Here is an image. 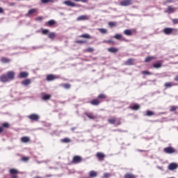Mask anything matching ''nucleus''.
<instances>
[{"mask_svg": "<svg viewBox=\"0 0 178 178\" xmlns=\"http://www.w3.org/2000/svg\"><path fill=\"white\" fill-rule=\"evenodd\" d=\"M108 122L110 124H115V126H120L122 124V122H120V119L118 120L115 118H111L108 120Z\"/></svg>", "mask_w": 178, "mask_h": 178, "instance_id": "1", "label": "nucleus"}, {"mask_svg": "<svg viewBox=\"0 0 178 178\" xmlns=\"http://www.w3.org/2000/svg\"><path fill=\"white\" fill-rule=\"evenodd\" d=\"M173 31H175V33L178 32L177 29H173V28H165L163 31V33L165 34L166 35H170L173 33Z\"/></svg>", "mask_w": 178, "mask_h": 178, "instance_id": "2", "label": "nucleus"}, {"mask_svg": "<svg viewBox=\"0 0 178 178\" xmlns=\"http://www.w3.org/2000/svg\"><path fill=\"white\" fill-rule=\"evenodd\" d=\"M9 173L11 176L10 178H19V176H17V175H19V170L16 168H11L9 170Z\"/></svg>", "mask_w": 178, "mask_h": 178, "instance_id": "3", "label": "nucleus"}, {"mask_svg": "<svg viewBox=\"0 0 178 178\" xmlns=\"http://www.w3.org/2000/svg\"><path fill=\"white\" fill-rule=\"evenodd\" d=\"M83 162V157L81 156H74L72 158V163L77 164V163H81Z\"/></svg>", "mask_w": 178, "mask_h": 178, "instance_id": "4", "label": "nucleus"}, {"mask_svg": "<svg viewBox=\"0 0 178 178\" xmlns=\"http://www.w3.org/2000/svg\"><path fill=\"white\" fill-rule=\"evenodd\" d=\"M120 5V6H131L133 5V0H122Z\"/></svg>", "mask_w": 178, "mask_h": 178, "instance_id": "5", "label": "nucleus"}, {"mask_svg": "<svg viewBox=\"0 0 178 178\" xmlns=\"http://www.w3.org/2000/svg\"><path fill=\"white\" fill-rule=\"evenodd\" d=\"M28 118L32 122H38L40 120V115L38 114H31L28 116Z\"/></svg>", "mask_w": 178, "mask_h": 178, "instance_id": "6", "label": "nucleus"}, {"mask_svg": "<svg viewBox=\"0 0 178 178\" xmlns=\"http://www.w3.org/2000/svg\"><path fill=\"white\" fill-rule=\"evenodd\" d=\"M163 151L165 152V154H175V152H176V149L172 147H165Z\"/></svg>", "mask_w": 178, "mask_h": 178, "instance_id": "7", "label": "nucleus"}, {"mask_svg": "<svg viewBox=\"0 0 178 178\" xmlns=\"http://www.w3.org/2000/svg\"><path fill=\"white\" fill-rule=\"evenodd\" d=\"M56 79H59V76H56L52 74H48L46 76L47 81H54V80H56Z\"/></svg>", "mask_w": 178, "mask_h": 178, "instance_id": "8", "label": "nucleus"}, {"mask_svg": "<svg viewBox=\"0 0 178 178\" xmlns=\"http://www.w3.org/2000/svg\"><path fill=\"white\" fill-rule=\"evenodd\" d=\"M114 38H115V40H118L119 41H124L125 42H127V40L123 37V35H122V34H115L114 36H113Z\"/></svg>", "mask_w": 178, "mask_h": 178, "instance_id": "9", "label": "nucleus"}, {"mask_svg": "<svg viewBox=\"0 0 178 178\" xmlns=\"http://www.w3.org/2000/svg\"><path fill=\"white\" fill-rule=\"evenodd\" d=\"M6 74L7 75L8 80H14L16 74L13 71H8Z\"/></svg>", "mask_w": 178, "mask_h": 178, "instance_id": "10", "label": "nucleus"}, {"mask_svg": "<svg viewBox=\"0 0 178 178\" xmlns=\"http://www.w3.org/2000/svg\"><path fill=\"white\" fill-rule=\"evenodd\" d=\"M86 116L92 120H95V119H98V117L95 115V114L92 113H85Z\"/></svg>", "mask_w": 178, "mask_h": 178, "instance_id": "11", "label": "nucleus"}, {"mask_svg": "<svg viewBox=\"0 0 178 178\" xmlns=\"http://www.w3.org/2000/svg\"><path fill=\"white\" fill-rule=\"evenodd\" d=\"M64 5H66L67 6H71V8H75L76 6H77V4H76V3H74L70 0H67L64 1Z\"/></svg>", "mask_w": 178, "mask_h": 178, "instance_id": "12", "label": "nucleus"}, {"mask_svg": "<svg viewBox=\"0 0 178 178\" xmlns=\"http://www.w3.org/2000/svg\"><path fill=\"white\" fill-rule=\"evenodd\" d=\"M90 104H91V105H93L95 106H98V105H99V104H101V100H99L98 98H95L92 99L90 102Z\"/></svg>", "mask_w": 178, "mask_h": 178, "instance_id": "13", "label": "nucleus"}, {"mask_svg": "<svg viewBox=\"0 0 178 178\" xmlns=\"http://www.w3.org/2000/svg\"><path fill=\"white\" fill-rule=\"evenodd\" d=\"M55 24H56V21L54 19H51L45 22L44 26H47V27H53V26H55Z\"/></svg>", "mask_w": 178, "mask_h": 178, "instance_id": "14", "label": "nucleus"}, {"mask_svg": "<svg viewBox=\"0 0 178 178\" xmlns=\"http://www.w3.org/2000/svg\"><path fill=\"white\" fill-rule=\"evenodd\" d=\"M78 22H83L84 20H90V17L88 15H80L76 18Z\"/></svg>", "mask_w": 178, "mask_h": 178, "instance_id": "15", "label": "nucleus"}, {"mask_svg": "<svg viewBox=\"0 0 178 178\" xmlns=\"http://www.w3.org/2000/svg\"><path fill=\"white\" fill-rule=\"evenodd\" d=\"M0 81H1V83H8V81H9L8 75H6V74H3L1 75L0 76Z\"/></svg>", "mask_w": 178, "mask_h": 178, "instance_id": "16", "label": "nucleus"}, {"mask_svg": "<svg viewBox=\"0 0 178 178\" xmlns=\"http://www.w3.org/2000/svg\"><path fill=\"white\" fill-rule=\"evenodd\" d=\"M106 156L105 155V154L102 153V152H97L96 154V158H97V159H99V161H104V159L106 157Z\"/></svg>", "mask_w": 178, "mask_h": 178, "instance_id": "17", "label": "nucleus"}, {"mask_svg": "<svg viewBox=\"0 0 178 178\" xmlns=\"http://www.w3.org/2000/svg\"><path fill=\"white\" fill-rule=\"evenodd\" d=\"M178 165L176 163H171L169 165H168V170H175L176 169H177Z\"/></svg>", "mask_w": 178, "mask_h": 178, "instance_id": "18", "label": "nucleus"}, {"mask_svg": "<svg viewBox=\"0 0 178 178\" xmlns=\"http://www.w3.org/2000/svg\"><path fill=\"white\" fill-rule=\"evenodd\" d=\"M125 66H131V65H134V59L129 58L125 63Z\"/></svg>", "mask_w": 178, "mask_h": 178, "instance_id": "19", "label": "nucleus"}, {"mask_svg": "<svg viewBox=\"0 0 178 178\" xmlns=\"http://www.w3.org/2000/svg\"><path fill=\"white\" fill-rule=\"evenodd\" d=\"M21 84H22V86H29V84H31V79H26L25 80H24L23 81L21 82Z\"/></svg>", "mask_w": 178, "mask_h": 178, "instance_id": "20", "label": "nucleus"}, {"mask_svg": "<svg viewBox=\"0 0 178 178\" xmlns=\"http://www.w3.org/2000/svg\"><path fill=\"white\" fill-rule=\"evenodd\" d=\"M153 67L154 69H161V67H162V62L158 61L157 63L153 64Z\"/></svg>", "mask_w": 178, "mask_h": 178, "instance_id": "21", "label": "nucleus"}, {"mask_svg": "<svg viewBox=\"0 0 178 178\" xmlns=\"http://www.w3.org/2000/svg\"><path fill=\"white\" fill-rule=\"evenodd\" d=\"M124 34L125 35H127L128 37H130L133 35V31H131V29H126L124 31Z\"/></svg>", "mask_w": 178, "mask_h": 178, "instance_id": "22", "label": "nucleus"}, {"mask_svg": "<svg viewBox=\"0 0 178 178\" xmlns=\"http://www.w3.org/2000/svg\"><path fill=\"white\" fill-rule=\"evenodd\" d=\"M19 77L20 79H26V77H29V74L27 72H21L19 73Z\"/></svg>", "mask_w": 178, "mask_h": 178, "instance_id": "23", "label": "nucleus"}, {"mask_svg": "<svg viewBox=\"0 0 178 178\" xmlns=\"http://www.w3.org/2000/svg\"><path fill=\"white\" fill-rule=\"evenodd\" d=\"M155 59H156V57L155 56H147L145 59V62L146 63H148L149 62H151V60H155Z\"/></svg>", "mask_w": 178, "mask_h": 178, "instance_id": "24", "label": "nucleus"}, {"mask_svg": "<svg viewBox=\"0 0 178 178\" xmlns=\"http://www.w3.org/2000/svg\"><path fill=\"white\" fill-rule=\"evenodd\" d=\"M79 38H86L88 40H90V39L92 38V37H91L90 35V34H88V33H83V34L79 35Z\"/></svg>", "mask_w": 178, "mask_h": 178, "instance_id": "25", "label": "nucleus"}, {"mask_svg": "<svg viewBox=\"0 0 178 178\" xmlns=\"http://www.w3.org/2000/svg\"><path fill=\"white\" fill-rule=\"evenodd\" d=\"M108 52H111V54H116V52H118L119 49L116 47H111L108 49Z\"/></svg>", "mask_w": 178, "mask_h": 178, "instance_id": "26", "label": "nucleus"}, {"mask_svg": "<svg viewBox=\"0 0 178 178\" xmlns=\"http://www.w3.org/2000/svg\"><path fill=\"white\" fill-rule=\"evenodd\" d=\"M129 108L131 109L132 111H138V109H140V105L134 104V106H129Z\"/></svg>", "mask_w": 178, "mask_h": 178, "instance_id": "27", "label": "nucleus"}, {"mask_svg": "<svg viewBox=\"0 0 178 178\" xmlns=\"http://www.w3.org/2000/svg\"><path fill=\"white\" fill-rule=\"evenodd\" d=\"M21 141L22 143H30V138L28 136H24L21 138Z\"/></svg>", "mask_w": 178, "mask_h": 178, "instance_id": "28", "label": "nucleus"}, {"mask_svg": "<svg viewBox=\"0 0 178 178\" xmlns=\"http://www.w3.org/2000/svg\"><path fill=\"white\" fill-rule=\"evenodd\" d=\"M124 178H137V177L132 173H127L124 175Z\"/></svg>", "mask_w": 178, "mask_h": 178, "instance_id": "29", "label": "nucleus"}, {"mask_svg": "<svg viewBox=\"0 0 178 178\" xmlns=\"http://www.w3.org/2000/svg\"><path fill=\"white\" fill-rule=\"evenodd\" d=\"M164 86L166 88H169L170 87H173V86H177V83L172 84V82H166L164 84Z\"/></svg>", "mask_w": 178, "mask_h": 178, "instance_id": "30", "label": "nucleus"}, {"mask_svg": "<svg viewBox=\"0 0 178 178\" xmlns=\"http://www.w3.org/2000/svg\"><path fill=\"white\" fill-rule=\"evenodd\" d=\"M1 62H2V63H9V62H10V60L6 57H2L1 58Z\"/></svg>", "mask_w": 178, "mask_h": 178, "instance_id": "31", "label": "nucleus"}, {"mask_svg": "<svg viewBox=\"0 0 178 178\" xmlns=\"http://www.w3.org/2000/svg\"><path fill=\"white\" fill-rule=\"evenodd\" d=\"M37 12V8H32L29 10L28 15L30 16V15H34Z\"/></svg>", "mask_w": 178, "mask_h": 178, "instance_id": "32", "label": "nucleus"}, {"mask_svg": "<svg viewBox=\"0 0 178 178\" xmlns=\"http://www.w3.org/2000/svg\"><path fill=\"white\" fill-rule=\"evenodd\" d=\"M42 99H43V101H48V100L51 99V95H44L42 97Z\"/></svg>", "mask_w": 178, "mask_h": 178, "instance_id": "33", "label": "nucleus"}, {"mask_svg": "<svg viewBox=\"0 0 178 178\" xmlns=\"http://www.w3.org/2000/svg\"><path fill=\"white\" fill-rule=\"evenodd\" d=\"M167 12L168 13L170 14V13H173L175 12V8L172 7V6H168V9H167Z\"/></svg>", "mask_w": 178, "mask_h": 178, "instance_id": "34", "label": "nucleus"}, {"mask_svg": "<svg viewBox=\"0 0 178 178\" xmlns=\"http://www.w3.org/2000/svg\"><path fill=\"white\" fill-rule=\"evenodd\" d=\"M97 99H106V95H105V94H99L97 96Z\"/></svg>", "mask_w": 178, "mask_h": 178, "instance_id": "35", "label": "nucleus"}, {"mask_svg": "<svg viewBox=\"0 0 178 178\" xmlns=\"http://www.w3.org/2000/svg\"><path fill=\"white\" fill-rule=\"evenodd\" d=\"M97 172H95V171H94V170L90 171V172H89V176H90V177H97Z\"/></svg>", "mask_w": 178, "mask_h": 178, "instance_id": "36", "label": "nucleus"}, {"mask_svg": "<svg viewBox=\"0 0 178 178\" xmlns=\"http://www.w3.org/2000/svg\"><path fill=\"white\" fill-rule=\"evenodd\" d=\"M62 87H63V88H65V90H69L70 87H72V86L70 85V83H64L62 85Z\"/></svg>", "mask_w": 178, "mask_h": 178, "instance_id": "37", "label": "nucleus"}, {"mask_svg": "<svg viewBox=\"0 0 178 178\" xmlns=\"http://www.w3.org/2000/svg\"><path fill=\"white\" fill-rule=\"evenodd\" d=\"M61 142L65 143V144H67V143H72V140H70L68 138H65L61 140Z\"/></svg>", "mask_w": 178, "mask_h": 178, "instance_id": "38", "label": "nucleus"}, {"mask_svg": "<svg viewBox=\"0 0 178 178\" xmlns=\"http://www.w3.org/2000/svg\"><path fill=\"white\" fill-rule=\"evenodd\" d=\"M1 127H3V128L4 129H9V127H10V124H9V123H8V122H4V123L2 124Z\"/></svg>", "mask_w": 178, "mask_h": 178, "instance_id": "39", "label": "nucleus"}, {"mask_svg": "<svg viewBox=\"0 0 178 178\" xmlns=\"http://www.w3.org/2000/svg\"><path fill=\"white\" fill-rule=\"evenodd\" d=\"M155 115V113L151 111H146V116H154Z\"/></svg>", "mask_w": 178, "mask_h": 178, "instance_id": "40", "label": "nucleus"}, {"mask_svg": "<svg viewBox=\"0 0 178 178\" xmlns=\"http://www.w3.org/2000/svg\"><path fill=\"white\" fill-rule=\"evenodd\" d=\"M29 160H30V157H27V156H22L21 159V161H22V162H29Z\"/></svg>", "mask_w": 178, "mask_h": 178, "instance_id": "41", "label": "nucleus"}, {"mask_svg": "<svg viewBox=\"0 0 178 178\" xmlns=\"http://www.w3.org/2000/svg\"><path fill=\"white\" fill-rule=\"evenodd\" d=\"M48 37H49L51 40H54V38H55V33H54V32L49 33L48 34Z\"/></svg>", "mask_w": 178, "mask_h": 178, "instance_id": "42", "label": "nucleus"}, {"mask_svg": "<svg viewBox=\"0 0 178 178\" xmlns=\"http://www.w3.org/2000/svg\"><path fill=\"white\" fill-rule=\"evenodd\" d=\"M102 34H106L108 33V30L106 29H98Z\"/></svg>", "mask_w": 178, "mask_h": 178, "instance_id": "43", "label": "nucleus"}, {"mask_svg": "<svg viewBox=\"0 0 178 178\" xmlns=\"http://www.w3.org/2000/svg\"><path fill=\"white\" fill-rule=\"evenodd\" d=\"M177 106H172L170 108V112H175V111H177Z\"/></svg>", "mask_w": 178, "mask_h": 178, "instance_id": "44", "label": "nucleus"}, {"mask_svg": "<svg viewBox=\"0 0 178 178\" xmlns=\"http://www.w3.org/2000/svg\"><path fill=\"white\" fill-rule=\"evenodd\" d=\"M49 33V30H48V29H42V33L44 35H47Z\"/></svg>", "mask_w": 178, "mask_h": 178, "instance_id": "45", "label": "nucleus"}, {"mask_svg": "<svg viewBox=\"0 0 178 178\" xmlns=\"http://www.w3.org/2000/svg\"><path fill=\"white\" fill-rule=\"evenodd\" d=\"M141 73L142 74H146L147 76H151V74H152V73L149 71H142Z\"/></svg>", "mask_w": 178, "mask_h": 178, "instance_id": "46", "label": "nucleus"}, {"mask_svg": "<svg viewBox=\"0 0 178 178\" xmlns=\"http://www.w3.org/2000/svg\"><path fill=\"white\" fill-rule=\"evenodd\" d=\"M108 26H110V27H116V22H108Z\"/></svg>", "mask_w": 178, "mask_h": 178, "instance_id": "47", "label": "nucleus"}, {"mask_svg": "<svg viewBox=\"0 0 178 178\" xmlns=\"http://www.w3.org/2000/svg\"><path fill=\"white\" fill-rule=\"evenodd\" d=\"M85 52H94V48L88 47L86 50H85Z\"/></svg>", "mask_w": 178, "mask_h": 178, "instance_id": "48", "label": "nucleus"}, {"mask_svg": "<svg viewBox=\"0 0 178 178\" xmlns=\"http://www.w3.org/2000/svg\"><path fill=\"white\" fill-rule=\"evenodd\" d=\"M42 3H48V2H54V0H41Z\"/></svg>", "mask_w": 178, "mask_h": 178, "instance_id": "49", "label": "nucleus"}, {"mask_svg": "<svg viewBox=\"0 0 178 178\" xmlns=\"http://www.w3.org/2000/svg\"><path fill=\"white\" fill-rule=\"evenodd\" d=\"M76 44H86L87 42L86 40H76Z\"/></svg>", "mask_w": 178, "mask_h": 178, "instance_id": "50", "label": "nucleus"}, {"mask_svg": "<svg viewBox=\"0 0 178 178\" xmlns=\"http://www.w3.org/2000/svg\"><path fill=\"white\" fill-rule=\"evenodd\" d=\"M110 176H111V173L105 172V173L104 174V178H109Z\"/></svg>", "mask_w": 178, "mask_h": 178, "instance_id": "51", "label": "nucleus"}, {"mask_svg": "<svg viewBox=\"0 0 178 178\" xmlns=\"http://www.w3.org/2000/svg\"><path fill=\"white\" fill-rule=\"evenodd\" d=\"M172 22L173 24H178V19H172Z\"/></svg>", "mask_w": 178, "mask_h": 178, "instance_id": "52", "label": "nucleus"}, {"mask_svg": "<svg viewBox=\"0 0 178 178\" xmlns=\"http://www.w3.org/2000/svg\"><path fill=\"white\" fill-rule=\"evenodd\" d=\"M172 2H173V0H166L165 1V3H172Z\"/></svg>", "mask_w": 178, "mask_h": 178, "instance_id": "53", "label": "nucleus"}, {"mask_svg": "<svg viewBox=\"0 0 178 178\" xmlns=\"http://www.w3.org/2000/svg\"><path fill=\"white\" fill-rule=\"evenodd\" d=\"M42 19H44L42 17H38L36 18V20H38V22H41V20H42Z\"/></svg>", "mask_w": 178, "mask_h": 178, "instance_id": "54", "label": "nucleus"}, {"mask_svg": "<svg viewBox=\"0 0 178 178\" xmlns=\"http://www.w3.org/2000/svg\"><path fill=\"white\" fill-rule=\"evenodd\" d=\"M79 2H83V3H87V2H88V0H80Z\"/></svg>", "mask_w": 178, "mask_h": 178, "instance_id": "55", "label": "nucleus"}, {"mask_svg": "<svg viewBox=\"0 0 178 178\" xmlns=\"http://www.w3.org/2000/svg\"><path fill=\"white\" fill-rule=\"evenodd\" d=\"M0 13H3V8L0 7Z\"/></svg>", "mask_w": 178, "mask_h": 178, "instance_id": "56", "label": "nucleus"}, {"mask_svg": "<svg viewBox=\"0 0 178 178\" xmlns=\"http://www.w3.org/2000/svg\"><path fill=\"white\" fill-rule=\"evenodd\" d=\"M175 81H178V75L174 78Z\"/></svg>", "mask_w": 178, "mask_h": 178, "instance_id": "57", "label": "nucleus"}, {"mask_svg": "<svg viewBox=\"0 0 178 178\" xmlns=\"http://www.w3.org/2000/svg\"><path fill=\"white\" fill-rule=\"evenodd\" d=\"M9 5H10V6H15V5H16V3H10Z\"/></svg>", "mask_w": 178, "mask_h": 178, "instance_id": "58", "label": "nucleus"}, {"mask_svg": "<svg viewBox=\"0 0 178 178\" xmlns=\"http://www.w3.org/2000/svg\"><path fill=\"white\" fill-rule=\"evenodd\" d=\"M3 131V127H0V133H2Z\"/></svg>", "mask_w": 178, "mask_h": 178, "instance_id": "59", "label": "nucleus"}, {"mask_svg": "<svg viewBox=\"0 0 178 178\" xmlns=\"http://www.w3.org/2000/svg\"><path fill=\"white\" fill-rule=\"evenodd\" d=\"M139 152H147L146 150H140V149H138V150Z\"/></svg>", "mask_w": 178, "mask_h": 178, "instance_id": "60", "label": "nucleus"}, {"mask_svg": "<svg viewBox=\"0 0 178 178\" xmlns=\"http://www.w3.org/2000/svg\"><path fill=\"white\" fill-rule=\"evenodd\" d=\"M33 178H42V177L40 176H36V177H34Z\"/></svg>", "mask_w": 178, "mask_h": 178, "instance_id": "61", "label": "nucleus"}, {"mask_svg": "<svg viewBox=\"0 0 178 178\" xmlns=\"http://www.w3.org/2000/svg\"><path fill=\"white\" fill-rule=\"evenodd\" d=\"M108 42L109 43V44H111V43H112V42H113L112 40H108Z\"/></svg>", "mask_w": 178, "mask_h": 178, "instance_id": "62", "label": "nucleus"}]
</instances>
